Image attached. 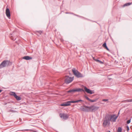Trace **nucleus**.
<instances>
[{"label":"nucleus","instance_id":"obj_1","mask_svg":"<svg viewBox=\"0 0 132 132\" xmlns=\"http://www.w3.org/2000/svg\"><path fill=\"white\" fill-rule=\"evenodd\" d=\"M118 116H116L115 114L110 115L107 114L105 115V118L103 123V126L105 127L108 125L110 124V121L115 122L118 118Z\"/></svg>","mask_w":132,"mask_h":132},{"label":"nucleus","instance_id":"obj_2","mask_svg":"<svg viewBox=\"0 0 132 132\" xmlns=\"http://www.w3.org/2000/svg\"><path fill=\"white\" fill-rule=\"evenodd\" d=\"M72 71L73 74L77 77H83L82 75L77 70H76L75 68H73L72 69Z\"/></svg>","mask_w":132,"mask_h":132},{"label":"nucleus","instance_id":"obj_3","mask_svg":"<svg viewBox=\"0 0 132 132\" xmlns=\"http://www.w3.org/2000/svg\"><path fill=\"white\" fill-rule=\"evenodd\" d=\"M84 90L83 89L81 88H77L75 89H70L67 92L68 93H70L71 94L73 93L77 92H84Z\"/></svg>","mask_w":132,"mask_h":132},{"label":"nucleus","instance_id":"obj_4","mask_svg":"<svg viewBox=\"0 0 132 132\" xmlns=\"http://www.w3.org/2000/svg\"><path fill=\"white\" fill-rule=\"evenodd\" d=\"M10 63V61L8 60H4L0 64V69L8 66Z\"/></svg>","mask_w":132,"mask_h":132},{"label":"nucleus","instance_id":"obj_5","mask_svg":"<svg viewBox=\"0 0 132 132\" xmlns=\"http://www.w3.org/2000/svg\"><path fill=\"white\" fill-rule=\"evenodd\" d=\"M73 77H69L68 76H66L65 80V83L66 84H68L71 82L73 80Z\"/></svg>","mask_w":132,"mask_h":132},{"label":"nucleus","instance_id":"obj_6","mask_svg":"<svg viewBox=\"0 0 132 132\" xmlns=\"http://www.w3.org/2000/svg\"><path fill=\"white\" fill-rule=\"evenodd\" d=\"M60 116L61 118H62L64 120L67 119L69 116L68 114L64 113H60Z\"/></svg>","mask_w":132,"mask_h":132},{"label":"nucleus","instance_id":"obj_7","mask_svg":"<svg viewBox=\"0 0 132 132\" xmlns=\"http://www.w3.org/2000/svg\"><path fill=\"white\" fill-rule=\"evenodd\" d=\"M71 101H69L61 104L60 105L62 106H67L71 105Z\"/></svg>","mask_w":132,"mask_h":132},{"label":"nucleus","instance_id":"obj_8","mask_svg":"<svg viewBox=\"0 0 132 132\" xmlns=\"http://www.w3.org/2000/svg\"><path fill=\"white\" fill-rule=\"evenodd\" d=\"M6 14L7 16L9 19H10V11L9 8H6Z\"/></svg>","mask_w":132,"mask_h":132},{"label":"nucleus","instance_id":"obj_9","mask_svg":"<svg viewBox=\"0 0 132 132\" xmlns=\"http://www.w3.org/2000/svg\"><path fill=\"white\" fill-rule=\"evenodd\" d=\"M90 106L91 107V109L90 110L91 112L96 111L99 108L98 107L96 106Z\"/></svg>","mask_w":132,"mask_h":132},{"label":"nucleus","instance_id":"obj_10","mask_svg":"<svg viewBox=\"0 0 132 132\" xmlns=\"http://www.w3.org/2000/svg\"><path fill=\"white\" fill-rule=\"evenodd\" d=\"M85 98L88 100V101H90L91 102H96L97 101V99H95L94 100H92L90 99L87 96H85Z\"/></svg>","mask_w":132,"mask_h":132},{"label":"nucleus","instance_id":"obj_11","mask_svg":"<svg viewBox=\"0 0 132 132\" xmlns=\"http://www.w3.org/2000/svg\"><path fill=\"white\" fill-rule=\"evenodd\" d=\"M84 89L85 91L87 93L90 94H93V93L92 91L90 89L87 88L86 87H85L84 88Z\"/></svg>","mask_w":132,"mask_h":132},{"label":"nucleus","instance_id":"obj_12","mask_svg":"<svg viewBox=\"0 0 132 132\" xmlns=\"http://www.w3.org/2000/svg\"><path fill=\"white\" fill-rule=\"evenodd\" d=\"M91 109V107L90 106H88L86 105L85 106V112H90Z\"/></svg>","mask_w":132,"mask_h":132},{"label":"nucleus","instance_id":"obj_13","mask_svg":"<svg viewBox=\"0 0 132 132\" xmlns=\"http://www.w3.org/2000/svg\"><path fill=\"white\" fill-rule=\"evenodd\" d=\"M23 59L27 60H28L31 59L32 58L28 56H26L23 57Z\"/></svg>","mask_w":132,"mask_h":132},{"label":"nucleus","instance_id":"obj_14","mask_svg":"<svg viewBox=\"0 0 132 132\" xmlns=\"http://www.w3.org/2000/svg\"><path fill=\"white\" fill-rule=\"evenodd\" d=\"M83 101L81 100H78L77 101H71V103H78L79 102H83Z\"/></svg>","mask_w":132,"mask_h":132},{"label":"nucleus","instance_id":"obj_15","mask_svg":"<svg viewBox=\"0 0 132 132\" xmlns=\"http://www.w3.org/2000/svg\"><path fill=\"white\" fill-rule=\"evenodd\" d=\"M14 97L17 101H20L21 99V98L20 97L18 96L16 94L15 96Z\"/></svg>","mask_w":132,"mask_h":132},{"label":"nucleus","instance_id":"obj_16","mask_svg":"<svg viewBox=\"0 0 132 132\" xmlns=\"http://www.w3.org/2000/svg\"><path fill=\"white\" fill-rule=\"evenodd\" d=\"M9 94L11 95L14 96V97L16 94L15 92H11Z\"/></svg>","mask_w":132,"mask_h":132},{"label":"nucleus","instance_id":"obj_17","mask_svg":"<svg viewBox=\"0 0 132 132\" xmlns=\"http://www.w3.org/2000/svg\"><path fill=\"white\" fill-rule=\"evenodd\" d=\"M132 3H128L125 4L123 5V7H125L126 6H129Z\"/></svg>","mask_w":132,"mask_h":132},{"label":"nucleus","instance_id":"obj_18","mask_svg":"<svg viewBox=\"0 0 132 132\" xmlns=\"http://www.w3.org/2000/svg\"><path fill=\"white\" fill-rule=\"evenodd\" d=\"M85 106L86 105H84L83 106H81V107L80 108V109L81 110L85 112Z\"/></svg>","mask_w":132,"mask_h":132},{"label":"nucleus","instance_id":"obj_19","mask_svg":"<svg viewBox=\"0 0 132 132\" xmlns=\"http://www.w3.org/2000/svg\"><path fill=\"white\" fill-rule=\"evenodd\" d=\"M122 129L121 127H119L118 128L117 132H122Z\"/></svg>","mask_w":132,"mask_h":132},{"label":"nucleus","instance_id":"obj_20","mask_svg":"<svg viewBox=\"0 0 132 132\" xmlns=\"http://www.w3.org/2000/svg\"><path fill=\"white\" fill-rule=\"evenodd\" d=\"M96 62H98L99 63H100L101 64H103V62L101 61H100V60H98V59H96Z\"/></svg>","mask_w":132,"mask_h":132},{"label":"nucleus","instance_id":"obj_21","mask_svg":"<svg viewBox=\"0 0 132 132\" xmlns=\"http://www.w3.org/2000/svg\"><path fill=\"white\" fill-rule=\"evenodd\" d=\"M126 102H132V99L127 100L125 101Z\"/></svg>","mask_w":132,"mask_h":132},{"label":"nucleus","instance_id":"obj_22","mask_svg":"<svg viewBox=\"0 0 132 132\" xmlns=\"http://www.w3.org/2000/svg\"><path fill=\"white\" fill-rule=\"evenodd\" d=\"M37 32L39 33L40 34H41L42 33V31H37Z\"/></svg>","mask_w":132,"mask_h":132},{"label":"nucleus","instance_id":"obj_23","mask_svg":"<svg viewBox=\"0 0 132 132\" xmlns=\"http://www.w3.org/2000/svg\"><path fill=\"white\" fill-rule=\"evenodd\" d=\"M106 46H107L106 44V43H105L103 45V46L104 48L105 47H106Z\"/></svg>","mask_w":132,"mask_h":132},{"label":"nucleus","instance_id":"obj_24","mask_svg":"<svg viewBox=\"0 0 132 132\" xmlns=\"http://www.w3.org/2000/svg\"><path fill=\"white\" fill-rule=\"evenodd\" d=\"M131 119L127 121V124H129L130 123Z\"/></svg>","mask_w":132,"mask_h":132},{"label":"nucleus","instance_id":"obj_25","mask_svg":"<svg viewBox=\"0 0 132 132\" xmlns=\"http://www.w3.org/2000/svg\"><path fill=\"white\" fill-rule=\"evenodd\" d=\"M127 131H128L129 130V127L128 126H127Z\"/></svg>","mask_w":132,"mask_h":132},{"label":"nucleus","instance_id":"obj_26","mask_svg":"<svg viewBox=\"0 0 132 132\" xmlns=\"http://www.w3.org/2000/svg\"><path fill=\"white\" fill-rule=\"evenodd\" d=\"M107 50L109 51V49L108 48V47L106 46V47H104Z\"/></svg>","mask_w":132,"mask_h":132},{"label":"nucleus","instance_id":"obj_27","mask_svg":"<svg viewBox=\"0 0 132 132\" xmlns=\"http://www.w3.org/2000/svg\"><path fill=\"white\" fill-rule=\"evenodd\" d=\"M102 101L104 102H106L108 101V99H103Z\"/></svg>","mask_w":132,"mask_h":132},{"label":"nucleus","instance_id":"obj_28","mask_svg":"<svg viewBox=\"0 0 132 132\" xmlns=\"http://www.w3.org/2000/svg\"><path fill=\"white\" fill-rule=\"evenodd\" d=\"M11 39L12 40H15L16 39V38H12V37L11 38Z\"/></svg>","mask_w":132,"mask_h":132},{"label":"nucleus","instance_id":"obj_29","mask_svg":"<svg viewBox=\"0 0 132 132\" xmlns=\"http://www.w3.org/2000/svg\"><path fill=\"white\" fill-rule=\"evenodd\" d=\"M65 13L66 14H73V13H68V12H66Z\"/></svg>","mask_w":132,"mask_h":132},{"label":"nucleus","instance_id":"obj_30","mask_svg":"<svg viewBox=\"0 0 132 132\" xmlns=\"http://www.w3.org/2000/svg\"><path fill=\"white\" fill-rule=\"evenodd\" d=\"M93 59L95 61H96V59H95L94 57L93 58Z\"/></svg>","mask_w":132,"mask_h":132},{"label":"nucleus","instance_id":"obj_31","mask_svg":"<svg viewBox=\"0 0 132 132\" xmlns=\"http://www.w3.org/2000/svg\"><path fill=\"white\" fill-rule=\"evenodd\" d=\"M2 90L0 89V93L2 92Z\"/></svg>","mask_w":132,"mask_h":132},{"label":"nucleus","instance_id":"obj_32","mask_svg":"<svg viewBox=\"0 0 132 132\" xmlns=\"http://www.w3.org/2000/svg\"><path fill=\"white\" fill-rule=\"evenodd\" d=\"M107 132H110V131L109 130V131H107Z\"/></svg>","mask_w":132,"mask_h":132},{"label":"nucleus","instance_id":"obj_33","mask_svg":"<svg viewBox=\"0 0 132 132\" xmlns=\"http://www.w3.org/2000/svg\"><path fill=\"white\" fill-rule=\"evenodd\" d=\"M119 113H118V114H119Z\"/></svg>","mask_w":132,"mask_h":132}]
</instances>
